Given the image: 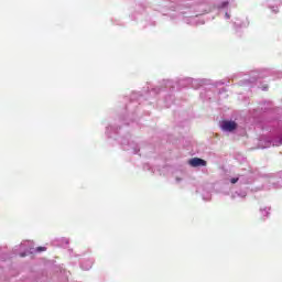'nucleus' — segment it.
<instances>
[{
  "mask_svg": "<svg viewBox=\"0 0 282 282\" xmlns=\"http://www.w3.org/2000/svg\"><path fill=\"white\" fill-rule=\"evenodd\" d=\"M223 131H235L237 129V122L225 120L221 123Z\"/></svg>",
  "mask_w": 282,
  "mask_h": 282,
  "instance_id": "obj_1",
  "label": "nucleus"
},
{
  "mask_svg": "<svg viewBox=\"0 0 282 282\" xmlns=\"http://www.w3.org/2000/svg\"><path fill=\"white\" fill-rule=\"evenodd\" d=\"M188 164H189V166L197 169V166H206L207 162H206V160H203L199 158H193L188 161Z\"/></svg>",
  "mask_w": 282,
  "mask_h": 282,
  "instance_id": "obj_2",
  "label": "nucleus"
},
{
  "mask_svg": "<svg viewBox=\"0 0 282 282\" xmlns=\"http://www.w3.org/2000/svg\"><path fill=\"white\" fill-rule=\"evenodd\" d=\"M45 250H47V248H45V247H37L35 249L36 252H45Z\"/></svg>",
  "mask_w": 282,
  "mask_h": 282,
  "instance_id": "obj_3",
  "label": "nucleus"
},
{
  "mask_svg": "<svg viewBox=\"0 0 282 282\" xmlns=\"http://www.w3.org/2000/svg\"><path fill=\"white\" fill-rule=\"evenodd\" d=\"M239 182V177L231 178V184H237Z\"/></svg>",
  "mask_w": 282,
  "mask_h": 282,
  "instance_id": "obj_4",
  "label": "nucleus"
},
{
  "mask_svg": "<svg viewBox=\"0 0 282 282\" xmlns=\"http://www.w3.org/2000/svg\"><path fill=\"white\" fill-rule=\"evenodd\" d=\"M280 144H282V139H281V141H280Z\"/></svg>",
  "mask_w": 282,
  "mask_h": 282,
  "instance_id": "obj_5",
  "label": "nucleus"
}]
</instances>
